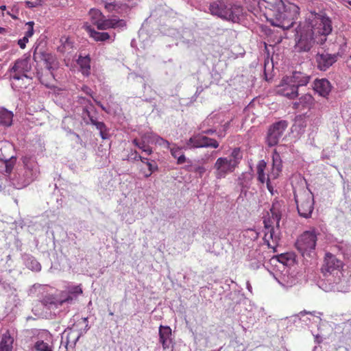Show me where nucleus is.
I'll use <instances>...</instances> for the list:
<instances>
[{"instance_id": "23", "label": "nucleus", "mask_w": 351, "mask_h": 351, "mask_svg": "<svg viewBox=\"0 0 351 351\" xmlns=\"http://www.w3.org/2000/svg\"><path fill=\"white\" fill-rule=\"evenodd\" d=\"M272 160V169L269 176L276 179L279 176L282 168L280 156L276 150L273 153Z\"/></svg>"}, {"instance_id": "53", "label": "nucleus", "mask_w": 351, "mask_h": 351, "mask_svg": "<svg viewBox=\"0 0 351 351\" xmlns=\"http://www.w3.org/2000/svg\"><path fill=\"white\" fill-rule=\"evenodd\" d=\"M270 178H271V177H269L268 176V178L267 179V189L269 190V191L271 193V195L274 194V188L273 186L271 185V183H270Z\"/></svg>"}, {"instance_id": "12", "label": "nucleus", "mask_w": 351, "mask_h": 351, "mask_svg": "<svg viewBox=\"0 0 351 351\" xmlns=\"http://www.w3.org/2000/svg\"><path fill=\"white\" fill-rule=\"evenodd\" d=\"M297 210L300 216L308 219L311 217L314 209V198L311 193L304 192L300 197L294 195Z\"/></svg>"}, {"instance_id": "2", "label": "nucleus", "mask_w": 351, "mask_h": 351, "mask_svg": "<svg viewBox=\"0 0 351 351\" xmlns=\"http://www.w3.org/2000/svg\"><path fill=\"white\" fill-rule=\"evenodd\" d=\"M83 293L81 285L69 286L56 294H47L32 308L34 314L45 319H52L60 314V308L64 304L75 302Z\"/></svg>"}, {"instance_id": "54", "label": "nucleus", "mask_w": 351, "mask_h": 351, "mask_svg": "<svg viewBox=\"0 0 351 351\" xmlns=\"http://www.w3.org/2000/svg\"><path fill=\"white\" fill-rule=\"evenodd\" d=\"M37 1H38V0H36V1H27L25 2V3H26L27 7H28L29 8H34L37 5H38V3Z\"/></svg>"}, {"instance_id": "17", "label": "nucleus", "mask_w": 351, "mask_h": 351, "mask_svg": "<svg viewBox=\"0 0 351 351\" xmlns=\"http://www.w3.org/2000/svg\"><path fill=\"white\" fill-rule=\"evenodd\" d=\"M337 58L338 54H330L325 52L317 53L315 56L317 69L322 71L328 70L337 61Z\"/></svg>"}, {"instance_id": "42", "label": "nucleus", "mask_w": 351, "mask_h": 351, "mask_svg": "<svg viewBox=\"0 0 351 351\" xmlns=\"http://www.w3.org/2000/svg\"><path fill=\"white\" fill-rule=\"evenodd\" d=\"M142 141L139 144V149L142 150L147 155H151L153 153L152 148L149 146L147 142H144V139L141 138Z\"/></svg>"}, {"instance_id": "30", "label": "nucleus", "mask_w": 351, "mask_h": 351, "mask_svg": "<svg viewBox=\"0 0 351 351\" xmlns=\"http://www.w3.org/2000/svg\"><path fill=\"white\" fill-rule=\"evenodd\" d=\"M86 30L88 32L89 36L97 42H104L110 39V36L108 33L97 32L90 26H87Z\"/></svg>"}, {"instance_id": "51", "label": "nucleus", "mask_w": 351, "mask_h": 351, "mask_svg": "<svg viewBox=\"0 0 351 351\" xmlns=\"http://www.w3.org/2000/svg\"><path fill=\"white\" fill-rule=\"evenodd\" d=\"M99 134L102 139H108L109 138V133L107 128H106L104 130H100Z\"/></svg>"}, {"instance_id": "34", "label": "nucleus", "mask_w": 351, "mask_h": 351, "mask_svg": "<svg viewBox=\"0 0 351 351\" xmlns=\"http://www.w3.org/2000/svg\"><path fill=\"white\" fill-rule=\"evenodd\" d=\"M89 16L91 20V22L93 24L95 25L96 26L99 23L101 20L104 18V14L101 13V12L98 9H90L89 11Z\"/></svg>"}, {"instance_id": "13", "label": "nucleus", "mask_w": 351, "mask_h": 351, "mask_svg": "<svg viewBox=\"0 0 351 351\" xmlns=\"http://www.w3.org/2000/svg\"><path fill=\"white\" fill-rule=\"evenodd\" d=\"M219 144L218 141L214 138H209L204 135L202 132L193 134L189 140L186 141L185 147L186 149L197 148H217Z\"/></svg>"}, {"instance_id": "59", "label": "nucleus", "mask_w": 351, "mask_h": 351, "mask_svg": "<svg viewBox=\"0 0 351 351\" xmlns=\"http://www.w3.org/2000/svg\"><path fill=\"white\" fill-rule=\"evenodd\" d=\"M132 143L133 144L136 146L137 147H139V144L141 143V141H139L138 140H137L136 138L134 139L132 141Z\"/></svg>"}, {"instance_id": "1", "label": "nucleus", "mask_w": 351, "mask_h": 351, "mask_svg": "<svg viewBox=\"0 0 351 351\" xmlns=\"http://www.w3.org/2000/svg\"><path fill=\"white\" fill-rule=\"evenodd\" d=\"M332 31V20L326 13L311 12L296 29V50L307 52L315 44L324 45Z\"/></svg>"}, {"instance_id": "32", "label": "nucleus", "mask_w": 351, "mask_h": 351, "mask_svg": "<svg viewBox=\"0 0 351 351\" xmlns=\"http://www.w3.org/2000/svg\"><path fill=\"white\" fill-rule=\"evenodd\" d=\"M278 261L287 267L294 265L295 263V255L293 253L282 254L278 257Z\"/></svg>"}, {"instance_id": "57", "label": "nucleus", "mask_w": 351, "mask_h": 351, "mask_svg": "<svg viewBox=\"0 0 351 351\" xmlns=\"http://www.w3.org/2000/svg\"><path fill=\"white\" fill-rule=\"evenodd\" d=\"M216 132V130H213V129H209V130H202V133L204 134V135H206V134H208V135H211L214 133Z\"/></svg>"}, {"instance_id": "49", "label": "nucleus", "mask_w": 351, "mask_h": 351, "mask_svg": "<svg viewBox=\"0 0 351 351\" xmlns=\"http://www.w3.org/2000/svg\"><path fill=\"white\" fill-rule=\"evenodd\" d=\"M141 158V156L136 152H132L129 156V160L132 161H138Z\"/></svg>"}, {"instance_id": "61", "label": "nucleus", "mask_w": 351, "mask_h": 351, "mask_svg": "<svg viewBox=\"0 0 351 351\" xmlns=\"http://www.w3.org/2000/svg\"><path fill=\"white\" fill-rule=\"evenodd\" d=\"M257 254V252L256 251H251L250 254L248 255L249 257H251V256H254L256 257V254Z\"/></svg>"}, {"instance_id": "33", "label": "nucleus", "mask_w": 351, "mask_h": 351, "mask_svg": "<svg viewBox=\"0 0 351 351\" xmlns=\"http://www.w3.org/2000/svg\"><path fill=\"white\" fill-rule=\"evenodd\" d=\"M266 162L265 160H260L257 165H256V173L258 176V180L262 184L265 183V182L267 180L265 174V169L266 168Z\"/></svg>"}, {"instance_id": "48", "label": "nucleus", "mask_w": 351, "mask_h": 351, "mask_svg": "<svg viewBox=\"0 0 351 351\" xmlns=\"http://www.w3.org/2000/svg\"><path fill=\"white\" fill-rule=\"evenodd\" d=\"M261 256L256 258L254 261L252 262L250 265V267L255 269L260 267L261 265Z\"/></svg>"}, {"instance_id": "47", "label": "nucleus", "mask_w": 351, "mask_h": 351, "mask_svg": "<svg viewBox=\"0 0 351 351\" xmlns=\"http://www.w3.org/2000/svg\"><path fill=\"white\" fill-rule=\"evenodd\" d=\"M287 317L284 318V319H282L280 322H279V325L278 326L280 327H285L286 326L287 328H293V327H295L293 324V322H283V321H285V319H286Z\"/></svg>"}, {"instance_id": "37", "label": "nucleus", "mask_w": 351, "mask_h": 351, "mask_svg": "<svg viewBox=\"0 0 351 351\" xmlns=\"http://www.w3.org/2000/svg\"><path fill=\"white\" fill-rule=\"evenodd\" d=\"M160 341L162 344L163 348L166 349L169 348L171 340L168 341L167 337H169V335H171V330H159Z\"/></svg>"}, {"instance_id": "19", "label": "nucleus", "mask_w": 351, "mask_h": 351, "mask_svg": "<svg viewBox=\"0 0 351 351\" xmlns=\"http://www.w3.org/2000/svg\"><path fill=\"white\" fill-rule=\"evenodd\" d=\"M278 281L282 287L289 288L298 284L299 279L295 271H290L289 269H286L278 278Z\"/></svg>"}, {"instance_id": "40", "label": "nucleus", "mask_w": 351, "mask_h": 351, "mask_svg": "<svg viewBox=\"0 0 351 351\" xmlns=\"http://www.w3.org/2000/svg\"><path fill=\"white\" fill-rule=\"evenodd\" d=\"M337 285V289L341 292H347L349 291L350 285L348 284L346 279H339V281L336 282Z\"/></svg>"}, {"instance_id": "7", "label": "nucleus", "mask_w": 351, "mask_h": 351, "mask_svg": "<svg viewBox=\"0 0 351 351\" xmlns=\"http://www.w3.org/2000/svg\"><path fill=\"white\" fill-rule=\"evenodd\" d=\"M23 162L24 168L14 173L12 178V183L17 189L28 186L36 178L39 173L38 164L34 160L25 156L23 158Z\"/></svg>"}, {"instance_id": "44", "label": "nucleus", "mask_w": 351, "mask_h": 351, "mask_svg": "<svg viewBox=\"0 0 351 351\" xmlns=\"http://www.w3.org/2000/svg\"><path fill=\"white\" fill-rule=\"evenodd\" d=\"M60 41L63 43L62 46H60L58 47V50L60 52H64L65 50L69 49L71 48V43L69 42V38H62Z\"/></svg>"}, {"instance_id": "29", "label": "nucleus", "mask_w": 351, "mask_h": 351, "mask_svg": "<svg viewBox=\"0 0 351 351\" xmlns=\"http://www.w3.org/2000/svg\"><path fill=\"white\" fill-rule=\"evenodd\" d=\"M13 113L7 109L0 108V125L5 127H10L12 124Z\"/></svg>"}, {"instance_id": "60", "label": "nucleus", "mask_w": 351, "mask_h": 351, "mask_svg": "<svg viewBox=\"0 0 351 351\" xmlns=\"http://www.w3.org/2000/svg\"><path fill=\"white\" fill-rule=\"evenodd\" d=\"M94 100L96 102V104L102 108V110H104V111H106V108L101 104L100 101H97L96 99H94Z\"/></svg>"}, {"instance_id": "58", "label": "nucleus", "mask_w": 351, "mask_h": 351, "mask_svg": "<svg viewBox=\"0 0 351 351\" xmlns=\"http://www.w3.org/2000/svg\"><path fill=\"white\" fill-rule=\"evenodd\" d=\"M140 160L143 162V163H145V164H147L149 162V161L150 160V159H148L146 157H144V156H141V158L140 159Z\"/></svg>"}, {"instance_id": "46", "label": "nucleus", "mask_w": 351, "mask_h": 351, "mask_svg": "<svg viewBox=\"0 0 351 351\" xmlns=\"http://www.w3.org/2000/svg\"><path fill=\"white\" fill-rule=\"evenodd\" d=\"M147 167H148V170L149 171H151V173H154L156 171H158V165L156 164V162H155V160H150L149 161L148 163L146 164Z\"/></svg>"}, {"instance_id": "63", "label": "nucleus", "mask_w": 351, "mask_h": 351, "mask_svg": "<svg viewBox=\"0 0 351 351\" xmlns=\"http://www.w3.org/2000/svg\"><path fill=\"white\" fill-rule=\"evenodd\" d=\"M158 329L162 330V329H171V328L169 326H164L162 325H160Z\"/></svg>"}, {"instance_id": "56", "label": "nucleus", "mask_w": 351, "mask_h": 351, "mask_svg": "<svg viewBox=\"0 0 351 351\" xmlns=\"http://www.w3.org/2000/svg\"><path fill=\"white\" fill-rule=\"evenodd\" d=\"M34 34V28L29 27L27 31L25 32V36L29 39V38L32 37Z\"/></svg>"}, {"instance_id": "52", "label": "nucleus", "mask_w": 351, "mask_h": 351, "mask_svg": "<svg viewBox=\"0 0 351 351\" xmlns=\"http://www.w3.org/2000/svg\"><path fill=\"white\" fill-rule=\"evenodd\" d=\"M82 90L85 94H86L87 95H89L93 98V92L88 86H83L82 88Z\"/></svg>"}, {"instance_id": "62", "label": "nucleus", "mask_w": 351, "mask_h": 351, "mask_svg": "<svg viewBox=\"0 0 351 351\" xmlns=\"http://www.w3.org/2000/svg\"><path fill=\"white\" fill-rule=\"evenodd\" d=\"M229 125H230L229 122H227L223 125V131L224 132L229 128Z\"/></svg>"}, {"instance_id": "64", "label": "nucleus", "mask_w": 351, "mask_h": 351, "mask_svg": "<svg viewBox=\"0 0 351 351\" xmlns=\"http://www.w3.org/2000/svg\"><path fill=\"white\" fill-rule=\"evenodd\" d=\"M27 25L29 26V27H33V25H34V22L33 21H29L27 23Z\"/></svg>"}, {"instance_id": "5", "label": "nucleus", "mask_w": 351, "mask_h": 351, "mask_svg": "<svg viewBox=\"0 0 351 351\" xmlns=\"http://www.w3.org/2000/svg\"><path fill=\"white\" fill-rule=\"evenodd\" d=\"M242 158L243 153L239 147H234L228 156L218 158L213 165L215 178L221 180L233 173Z\"/></svg>"}, {"instance_id": "14", "label": "nucleus", "mask_w": 351, "mask_h": 351, "mask_svg": "<svg viewBox=\"0 0 351 351\" xmlns=\"http://www.w3.org/2000/svg\"><path fill=\"white\" fill-rule=\"evenodd\" d=\"M287 127L288 122L285 120L278 121L270 125L266 137V143L268 146L276 145Z\"/></svg>"}, {"instance_id": "31", "label": "nucleus", "mask_w": 351, "mask_h": 351, "mask_svg": "<svg viewBox=\"0 0 351 351\" xmlns=\"http://www.w3.org/2000/svg\"><path fill=\"white\" fill-rule=\"evenodd\" d=\"M171 152L172 156L177 159V163L182 165L186 162V157L182 152V149L176 145H173L172 147L169 148Z\"/></svg>"}, {"instance_id": "26", "label": "nucleus", "mask_w": 351, "mask_h": 351, "mask_svg": "<svg viewBox=\"0 0 351 351\" xmlns=\"http://www.w3.org/2000/svg\"><path fill=\"white\" fill-rule=\"evenodd\" d=\"M22 258L25 265L29 269L34 271H39L41 269V265L31 254H24Z\"/></svg>"}, {"instance_id": "36", "label": "nucleus", "mask_w": 351, "mask_h": 351, "mask_svg": "<svg viewBox=\"0 0 351 351\" xmlns=\"http://www.w3.org/2000/svg\"><path fill=\"white\" fill-rule=\"evenodd\" d=\"M187 170L190 172L196 173L199 178H202L206 171L205 167L197 164H191L187 167Z\"/></svg>"}, {"instance_id": "8", "label": "nucleus", "mask_w": 351, "mask_h": 351, "mask_svg": "<svg viewBox=\"0 0 351 351\" xmlns=\"http://www.w3.org/2000/svg\"><path fill=\"white\" fill-rule=\"evenodd\" d=\"M278 203L273 204L270 212L271 216L265 219L263 221L265 232V240L267 243L269 247L271 246L269 241L272 240L274 243H277L280 239V221L281 219V214L278 208Z\"/></svg>"}, {"instance_id": "9", "label": "nucleus", "mask_w": 351, "mask_h": 351, "mask_svg": "<svg viewBox=\"0 0 351 351\" xmlns=\"http://www.w3.org/2000/svg\"><path fill=\"white\" fill-rule=\"evenodd\" d=\"M321 313L319 312L301 311L299 314L294 315L287 318L283 321L293 322L296 328H317L322 326V320L320 317Z\"/></svg>"}, {"instance_id": "18", "label": "nucleus", "mask_w": 351, "mask_h": 351, "mask_svg": "<svg viewBox=\"0 0 351 351\" xmlns=\"http://www.w3.org/2000/svg\"><path fill=\"white\" fill-rule=\"evenodd\" d=\"M269 0H245V3L249 12L254 14L255 16L262 19L265 11L263 8L267 6Z\"/></svg>"}, {"instance_id": "35", "label": "nucleus", "mask_w": 351, "mask_h": 351, "mask_svg": "<svg viewBox=\"0 0 351 351\" xmlns=\"http://www.w3.org/2000/svg\"><path fill=\"white\" fill-rule=\"evenodd\" d=\"M83 114L86 115L89 118L90 123L95 125L98 130L100 131L104 130L106 128L104 122L97 121V120L93 119V117L90 115V112L86 108V107L84 108Z\"/></svg>"}, {"instance_id": "50", "label": "nucleus", "mask_w": 351, "mask_h": 351, "mask_svg": "<svg viewBox=\"0 0 351 351\" xmlns=\"http://www.w3.org/2000/svg\"><path fill=\"white\" fill-rule=\"evenodd\" d=\"M28 38L24 36L23 38L19 39L18 40V45L21 49H25L26 47V43L28 42Z\"/></svg>"}, {"instance_id": "39", "label": "nucleus", "mask_w": 351, "mask_h": 351, "mask_svg": "<svg viewBox=\"0 0 351 351\" xmlns=\"http://www.w3.org/2000/svg\"><path fill=\"white\" fill-rule=\"evenodd\" d=\"M36 351H53L52 346L43 341H38L34 345Z\"/></svg>"}, {"instance_id": "16", "label": "nucleus", "mask_w": 351, "mask_h": 351, "mask_svg": "<svg viewBox=\"0 0 351 351\" xmlns=\"http://www.w3.org/2000/svg\"><path fill=\"white\" fill-rule=\"evenodd\" d=\"M33 59L37 62L43 60L45 62L46 69L52 74L53 71L58 67V61L54 55L45 51H39L36 49L33 54Z\"/></svg>"}, {"instance_id": "15", "label": "nucleus", "mask_w": 351, "mask_h": 351, "mask_svg": "<svg viewBox=\"0 0 351 351\" xmlns=\"http://www.w3.org/2000/svg\"><path fill=\"white\" fill-rule=\"evenodd\" d=\"M342 267L343 262L341 260L338 259L335 255L327 253L322 267V272L324 276L341 274V269Z\"/></svg>"}, {"instance_id": "41", "label": "nucleus", "mask_w": 351, "mask_h": 351, "mask_svg": "<svg viewBox=\"0 0 351 351\" xmlns=\"http://www.w3.org/2000/svg\"><path fill=\"white\" fill-rule=\"evenodd\" d=\"M155 136H158V134L153 132H146L142 135L141 138L144 139V142H147L148 144H153L155 143Z\"/></svg>"}, {"instance_id": "45", "label": "nucleus", "mask_w": 351, "mask_h": 351, "mask_svg": "<svg viewBox=\"0 0 351 351\" xmlns=\"http://www.w3.org/2000/svg\"><path fill=\"white\" fill-rule=\"evenodd\" d=\"M155 138H156V141H155L154 144L158 145L160 146H162L167 149L169 148L170 143L168 141L164 139L163 138H162L161 136H160L158 135V136H155Z\"/></svg>"}, {"instance_id": "20", "label": "nucleus", "mask_w": 351, "mask_h": 351, "mask_svg": "<svg viewBox=\"0 0 351 351\" xmlns=\"http://www.w3.org/2000/svg\"><path fill=\"white\" fill-rule=\"evenodd\" d=\"M126 25L125 22L123 19H119L117 17L112 19L103 18L99 23L97 25L98 29L105 30L110 28H119L123 27Z\"/></svg>"}, {"instance_id": "55", "label": "nucleus", "mask_w": 351, "mask_h": 351, "mask_svg": "<svg viewBox=\"0 0 351 351\" xmlns=\"http://www.w3.org/2000/svg\"><path fill=\"white\" fill-rule=\"evenodd\" d=\"M78 101L80 104H86V103H88V104H90V106H93V105L91 104V101L89 99H86L85 97H79Z\"/></svg>"}, {"instance_id": "10", "label": "nucleus", "mask_w": 351, "mask_h": 351, "mask_svg": "<svg viewBox=\"0 0 351 351\" xmlns=\"http://www.w3.org/2000/svg\"><path fill=\"white\" fill-rule=\"evenodd\" d=\"M318 232L315 230L304 232L297 239L295 247L303 256H313L315 254V247Z\"/></svg>"}, {"instance_id": "6", "label": "nucleus", "mask_w": 351, "mask_h": 351, "mask_svg": "<svg viewBox=\"0 0 351 351\" xmlns=\"http://www.w3.org/2000/svg\"><path fill=\"white\" fill-rule=\"evenodd\" d=\"M209 10L212 15L232 22L238 21L243 14V8L232 3L228 0H217L212 2Z\"/></svg>"}, {"instance_id": "38", "label": "nucleus", "mask_w": 351, "mask_h": 351, "mask_svg": "<svg viewBox=\"0 0 351 351\" xmlns=\"http://www.w3.org/2000/svg\"><path fill=\"white\" fill-rule=\"evenodd\" d=\"M0 160H1L5 165V172L7 173H10L12 172L14 165L15 164L16 158L14 156H11L9 158H1L0 157Z\"/></svg>"}, {"instance_id": "11", "label": "nucleus", "mask_w": 351, "mask_h": 351, "mask_svg": "<svg viewBox=\"0 0 351 351\" xmlns=\"http://www.w3.org/2000/svg\"><path fill=\"white\" fill-rule=\"evenodd\" d=\"M29 56H25L17 59L12 67L9 69L10 78L14 80H23L24 79L31 80L27 73L32 69V65L29 62Z\"/></svg>"}, {"instance_id": "25", "label": "nucleus", "mask_w": 351, "mask_h": 351, "mask_svg": "<svg viewBox=\"0 0 351 351\" xmlns=\"http://www.w3.org/2000/svg\"><path fill=\"white\" fill-rule=\"evenodd\" d=\"M314 99L310 94H305L300 97L298 101L293 103V108L295 109L303 110L310 108L313 104Z\"/></svg>"}, {"instance_id": "28", "label": "nucleus", "mask_w": 351, "mask_h": 351, "mask_svg": "<svg viewBox=\"0 0 351 351\" xmlns=\"http://www.w3.org/2000/svg\"><path fill=\"white\" fill-rule=\"evenodd\" d=\"M14 339L9 334L8 330L4 333L0 341V351H12Z\"/></svg>"}, {"instance_id": "22", "label": "nucleus", "mask_w": 351, "mask_h": 351, "mask_svg": "<svg viewBox=\"0 0 351 351\" xmlns=\"http://www.w3.org/2000/svg\"><path fill=\"white\" fill-rule=\"evenodd\" d=\"M253 179V175L250 172L242 173L237 180V184L241 187V194L246 196Z\"/></svg>"}, {"instance_id": "24", "label": "nucleus", "mask_w": 351, "mask_h": 351, "mask_svg": "<svg viewBox=\"0 0 351 351\" xmlns=\"http://www.w3.org/2000/svg\"><path fill=\"white\" fill-rule=\"evenodd\" d=\"M67 331L68 330H64L62 335V339H66L65 348L66 351L69 350V346L73 348L75 346L77 340L80 336V334L77 332V330H69L68 333Z\"/></svg>"}, {"instance_id": "4", "label": "nucleus", "mask_w": 351, "mask_h": 351, "mask_svg": "<svg viewBox=\"0 0 351 351\" xmlns=\"http://www.w3.org/2000/svg\"><path fill=\"white\" fill-rule=\"evenodd\" d=\"M311 76L300 71H294L289 76L284 77L278 86L276 93L290 99L298 96L300 87L306 86Z\"/></svg>"}, {"instance_id": "27", "label": "nucleus", "mask_w": 351, "mask_h": 351, "mask_svg": "<svg viewBox=\"0 0 351 351\" xmlns=\"http://www.w3.org/2000/svg\"><path fill=\"white\" fill-rule=\"evenodd\" d=\"M337 247L346 261L348 267L351 269V245L341 242L337 245Z\"/></svg>"}, {"instance_id": "21", "label": "nucleus", "mask_w": 351, "mask_h": 351, "mask_svg": "<svg viewBox=\"0 0 351 351\" xmlns=\"http://www.w3.org/2000/svg\"><path fill=\"white\" fill-rule=\"evenodd\" d=\"M330 82L325 78L317 79L313 82V89L320 96L326 97L331 91Z\"/></svg>"}, {"instance_id": "43", "label": "nucleus", "mask_w": 351, "mask_h": 351, "mask_svg": "<svg viewBox=\"0 0 351 351\" xmlns=\"http://www.w3.org/2000/svg\"><path fill=\"white\" fill-rule=\"evenodd\" d=\"M78 63L83 69L86 71L90 69V59L88 57H80Z\"/></svg>"}, {"instance_id": "3", "label": "nucleus", "mask_w": 351, "mask_h": 351, "mask_svg": "<svg viewBox=\"0 0 351 351\" xmlns=\"http://www.w3.org/2000/svg\"><path fill=\"white\" fill-rule=\"evenodd\" d=\"M299 14L300 8L294 3H285L282 0H269L263 16L272 26L289 29L293 27Z\"/></svg>"}]
</instances>
